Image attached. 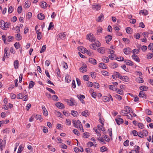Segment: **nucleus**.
<instances>
[{
    "mask_svg": "<svg viewBox=\"0 0 153 153\" xmlns=\"http://www.w3.org/2000/svg\"><path fill=\"white\" fill-rule=\"evenodd\" d=\"M72 123L75 127L79 128V129L80 131L82 130V132H84L82 126L81 122L79 120H78L76 121L75 120H72Z\"/></svg>",
    "mask_w": 153,
    "mask_h": 153,
    "instance_id": "nucleus-1",
    "label": "nucleus"
},
{
    "mask_svg": "<svg viewBox=\"0 0 153 153\" xmlns=\"http://www.w3.org/2000/svg\"><path fill=\"white\" fill-rule=\"evenodd\" d=\"M87 39L89 40L90 41L93 42L95 41V37L92 33L88 34L86 36Z\"/></svg>",
    "mask_w": 153,
    "mask_h": 153,
    "instance_id": "nucleus-2",
    "label": "nucleus"
},
{
    "mask_svg": "<svg viewBox=\"0 0 153 153\" xmlns=\"http://www.w3.org/2000/svg\"><path fill=\"white\" fill-rule=\"evenodd\" d=\"M100 46V43L98 41L97 43H93L91 45H90V47L91 48L94 50H96V47H98Z\"/></svg>",
    "mask_w": 153,
    "mask_h": 153,
    "instance_id": "nucleus-3",
    "label": "nucleus"
},
{
    "mask_svg": "<svg viewBox=\"0 0 153 153\" xmlns=\"http://www.w3.org/2000/svg\"><path fill=\"white\" fill-rule=\"evenodd\" d=\"M65 33H61L57 36V39L58 40L61 39L64 40L65 39Z\"/></svg>",
    "mask_w": 153,
    "mask_h": 153,
    "instance_id": "nucleus-4",
    "label": "nucleus"
},
{
    "mask_svg": "<svg viewBox=\"0 0 153 153\" xmlns=\"http://www.w3.org/2000/svg\"><path fill=\"white\" fill-rule=\"evenodd\" d=\"M92 8L94 10H98L101 9V5L95 4L92 5Z\"/></svg>",
    "mask_w": 153,
    "mask_h": 153,
    "instance_id": "nucleus-5",
    "label": "nucleus"
},
{
    "mask_svg": "<svg viewBox=\"0 0 153 153\" xmlns=\"http://www.w3.org/2000/svg\"><path fill=\"white\" fill-rule=\"evenodd\" d=\"M10 24L8 22H6L5 23L4 22L3 25H1L0 27L3 30H6V29L9 27Z\"/></svg>",
    "mask_w": 153,
    "mask_h": 153,
    "instance_id": "nucleus-6",
    "label": "nucleus"
},
{
    "mask_svg": "<svg viewBox=\"0 0 153 153\" xmlns=\"http://www.w3.org/2000/svg\"><path fill=\"white\" fill-rule=\"evenodd\" d=\"M131 51V49L130 48L128 47L124 49L123 52L125 54H128L130 53Z\"/></svg>",
    "mask_w": 153,
    "mask_h": 153,
    "instance_id": "nucleus-7",
    "label": "nucleus"
},
{
    "mask_svg": "<svg viewBox=\"0 0 153 153\" xmlns=\"http://www.w3.org/2000/svg\"><path fill=\"white\" fill-rule=\"evenodd\" d=\"M115 121L117 124L118 125H120L121 124L123 123V119L120 118H117L115 119Z\"/></svg>",
    "mask_w": 153,
    "mask_h": 153,
    "instance_id": "nucleus-8",
    "label": "nucleus"
},
{
    "mask_svg": "<svg viewBox=\"0 0 153 153\" xmlns=\"http://www.w3.org/2000/svg\"><path fill=\"white\" fill-rule=\"evenodd\" d=\"M56 105L60 109H62L64 108V105L60 102H57L56 104Z\"/></svg>",
    "mask_w": 153,
    "mask_h": 153,
    "instance_id": "nucleus-9",
    "label": "nucleus"
},
{
    "mask_svg": "<svg viewBox=\"0 0 153 153\" xmlns=\"http://www.w3.org/2000/svg\"><path fill=\"white\" fill-rule=\"evenodd\" d=\"M104 18V16L103 14L101 13L100 15L98 17L97 19V21L98 22H101L103 21Z\"/></svg>",
    "mask_w": 153,
    "mask_h": 153,
    "instance_id": "nucleus-10",
    "label": "nucleus"
},
{
    "mask_svg": "<svg viewBox=\"0 0 153 153\" xmlns=\"http://www.w3.org/2000/svg\"><path fill=\"white\" fill-rule=\"evenodd\" d=\"M132 58L134 61H136L137 62H139L140 61L139 58L136 55L134 54L132 56Z\"/></svg>",
    "mask_w": 153,
    "mask_h": 153,
    "instance_id": "nucleus-11",
    "label": "nucleus"
},
{
    "mask_svg": "<svg viewBox=\"0 0 153 153\" xmlns=\"http://www.w3.org/2000/svg\"><path fill=\"white\" fill-rule=\"evenodd\" d=\"M105 38L106 43H108L112 39V36H111L109 35L106 36Z\"/></svg>",
    "mask_w": 153,
    "mask_h": 153,
    "instance_id": "nucleus-12",
    "label": "nucleus"
},
{
    "mask_svg": "<svg viewBox=\"0 0 153 153\" xmlns=\"http://www.w3.org/2000/svg\"><path fill=\"white\" fill-rule=\"evenodd\" d=\"M37 17L39 19L42 20L44 19L45 16L43 14L39 13L38 14Z\"/></svg>",
    "mask_w": 153,
    "mask_h": 153,
    "instance_id": "nucleus-13",
    "label": "nucleus"
},
{
    "mask_svg": "<svg viewBox=\"0 0 153 153\" xmlns=\"http://www.w3.org/2000/svg\"><path fill=\"white\" fill-rule=\"evenodd\" d=\"M72 98H70V100H66L65 102H67V104L70 105H74V102L72 101Z\"/></svg>",
    "mask_w": 153,
    "mask_h": 153,
    "instance_id": "nucleus-14",
    "label": "nucleus"
},
{
    "mask_svg": "<svg viewBox=\"0 0 153 153\" xmlns=\"http://www.w3.org/2000/svg\"><path fill=\"white\" fill-rule=\"evenodd\" d=\"M110 66L111 68L114 69L117 68L118 66V65L116 63L113 62L110 64Z\"/></svg>",
    "mask_w": 153,
    "mask_h": 153,
    "instance_id": "nucleus-15",
    "label": "nucleus"
},
{
    "mask_svg": "<svg viewBox=\"0 0 153 153\" xmlns=\"http://www.w3.org/2000/svg\"><path fill=\"white\" fill-rule=\"evenodd\" d=\"M13 65L15 69L18 68L19 66V62L18 60H16L14 61L13 63Z\"/></svg>",
    "mask_w": 153,
    "mask_h": 153,
    "instance_id": "nucleus-16",
    "label": "nucleus"
},
{
    "mask_svg": "<svg viewBox=\"0 0 153 153\" xmlns=\"http://www.w3.org/2000/svg\"><path fill=\"white\" fill-rule=\"evenodd\" d=\"M105 48L103 47H102L99 48L98 50V52L101 53H104L105 51Z\"/></svg>",
    "mask_w": 153,
    "mask_h": 153,
    "instance_id": "nucleus-17",
    "label": "nucleus"
},
{
    "mask_svg": "<svg viewBox=\"0 0 153 153\" xmlns=\"http://www.w3.org/2000/svg\"><path fill=\"white\" fill-rule=\"evenodd\" d=\"M139 97H140L145 98L146 97V95L143 91H140L139 94Z\"/></svg>",
    "mask_w": 153,
    "mask_h": 153,
    "instance_id": "nucleus-18",
    "label": "nucleus"
},
{
    "mask_svg": "<svg viewBox=\"0 0 153 153\" xmlns=\"http://www.w3.org/2000/svg\"><path fill=\"white\" fill-rule=\"evenodd\" d=\"M99 67L102 69H106L107 68L106 65L104 63L102 62L100 63Z\"/></svg>",
    "mask_w": 153,
    "mask_h": 153,
    "instance_id": "nucleus-19",
    "label": "nucleus"
},
{
    "mask_svg": "<svg viewBox=\"0 0 153 153\" xmlns=\"http://www.w3.org/2000/svg\"><path fill=\"white\" fill-rule=\"evenodd\" d=\"M42 108L44 111V114L45 116H47L48 114V112L46 110L45 107L44 105H42Z\"/></svg>",
    "mask_w": 153,
    "mask_h": 153,
    "instance_id": "nucleus-20",
    "label": "nucleus"
},
{
    "mask_svg": "<svg viewBox=\"0 0 153 153\" xmlns=\"http://www.w3.org/2000/svg\"><path fill=\"white\" fill-rule=\"evenodd\" d=\"M124 62L126 63V65L130 66H132L134 64V63L133 62L128 60H127L126 61H125Z\"/></svg>",
    "mask_w": 153,
    "mask_h": 153,
    "instance_id": "nucleus-21",
    "label": "nucleus"
},
{
    "mask_svg": "<svg viewBox=\"0 0 153 153\" xmlns=\"http://www.w3.org/2000/svg\"><path fill=\"white\" fill-rule=\"evenodd\" d=\"M139 13H142V14L144 15H146L148 14V12L146 10H142L140 11Z\"/></svg>",
    "mask_w": 153,
    "mask_h": 153,
    "instance_id": "nucleus-22",
    "label": "nucleus"
},
{
    "mask_svg": "<svg viewBox=\"0 0 153 153\" xmlns=\"http://www.w3.org/2000/svg\"><path fill=\"white\" fill-rule=\"evenodd\" d=\"M136 82L140 83H143L144 82L143 79L140 77L136 78Z\"/></svg>",
    "mask_w": 153,
    "mask_h": 153,
    "instance_id": "nucleus-23",
    "label": "nucleus"
},
{
    "mask_svg": "<svg viewBox=\"0 0 153 153\" xmlns=\"http://www.w3.org/2000/svg\"><path fill=\"white\" fill-rule=\"evenodd\" d=\"M30 1H27L25 2V6L26 8H28L30 7Z\"/></svg>",
    "mask_w": 153,
    "mask_h": 153,
    "instance_id": "nucleus-24",
    "label": "nucleus"
},
{
    "mask_svg": "<svg viewBox=\"0 0 153 153\" xmlns=\"http://www.w3.org/2000/svg\"><path fill=\"white\" fill-rule=\"evenodd\" d=\"M47 4L45 2L42 1L41 2V4L40 5L42 8H45L47 6Z\"/></svg>",
    "mask_w": 153,
    "mask_h": 153,
    "instance_id": "nucleus-25",
    "label": "nucleus"
},
{
    "mask_svg": "<svg viewBox=\"0 0 153 153\" xmlns=\"http://www.w3.org/2000/svg\"><path fill=\"white\" fill-rule=\"evenodd\" d=\"M89 62L93 64L94 65H95L97 64L96 63V60L93 58H91L89 59Z\"/></svg>",
    "mask_w": 153,
    "mask_h": 153,
    "instance_id": "nucleus-26",
    "label": "nucleus"
},
{
    "mask_svg": "<svg viewBox=\"0 0 153 153\" xmlns=\"http://www.w3.org/2000/svg\"><path fill=\"white\" fill-rule=\"evenodd\" d=\"M88 112L87 110L84 111L83 112H82L81 114L84 116L87 117L88 115Z\"/></svg>",
    "mask_w": 153,
    "mask_h": 153,
    "instance_id": "nucleus-27",
    "label": "nucleus"
},
{
    "mask_svg": "<svg viewBox=\"0 0 153 153\" xmlns=\"http://www.w3.org/2000/svg\"><path fill=\"white\" fill-rule=\"evenodd\" d=\"M140 89L141 90H142V91H146L148 89V88L145 86L142 85L140 87Z\"/></svg>",
    "mask_w": 153,
    "mask_h": 153,
    "instance_id": "nucleus-28",
    "label": "nucleus"
},
{
    "mask_svg": "<svg viewBox=\"0 0 153 153\" xmlns=\"http://www.w3.org/2000/svg\"><path fill=\"white\" fill-rule=\"evenodd\" d=\"M16 39L18 41L22 39V36L20 34L18 33L16 35Z\"/></svg>",
    "mask_w": 153,
    "mask_h": 153,
    "instance_id": "nucleus-29",
    "label": "nucleus"
},
{
    "mask_svg": "<svg viewBox=\"0 0 153 153\" xmlns=\"http://www.w3.org/2000/svg\"><path fill=\"white\" fill-rule=\"evenodd\" d=\"M125 108L126 110L128 109V113H133V110L129 106H126Z\"/></svg>",
    "mask_w": 153,
    "mask_h": 153,
    "instance_id": "nucleus-30",
    "label": "nucleus"
},
{
    "mask_svg": "<svg viewBox=\"0 0 153 153\" xmlns=\"http://www.w3.org/2000/svg\"><path fill=\"white\" fill-rule=\"evenodd\" d=\"M109 88L110 89L113 91H117V88H115V86L114 85H109Z\"/></svg>",
    "mask_w": 153,
    "mask_h": 153,
    "instance_id": "nucleus-31",
    "label": "nucleus"
},
{
    "mask_svg": "<svg viewBox=\"0 0 153 153\" xmlns=\"http://www.w3.org/2000/svg\"><path fill=\"white\" fill-rule=\"evenodd\" d=\"M127 110H123L121 111L120 114L122 115H126L127 113Z\"/></svg>",
    "mask_w": 153,
    "mask_h": 153,
    "instance_id": "nucleus-32",
    "label": "nucleus"
},
{
    "mask_svg": "<svg viewBox=\"0 0 153 153\" xmlns=\"http://www.w3.org/2000/svg\"><path fill=\"white\" fill-rule=\"evenodd\" d=\"M86 66H82L80 68V72H84L86 71Z\"/></svg>",
    "mask_w": 153,
    "mask_h": 153,
    "instance_id": "nucleus-33",
    "label": "nucleus"
},
{
    "mask_svg": "<svg viewBox=\"0 0 153 153\" xmlns=\"http://www.w3.org/2000/svg\"><path fill=\"white\" fill-rule=\"evenodd\" d=\"M78 112L75 111H71V114L74 117H76L78 114Z\"/></svg>",
    "mask_w": 153,
    "mask_h": 153,
    "instance_id": "nucleus-34",
    "label": "nucleus"
},
{
    "mask_svg": "<svg viewBox=\"0 0 153 153\" xmlns=\"http://www.w3.org/2000/svg\"><path fill=\"white\" fill-rule=\"evenodd\" d=\"M35 84V83L33 82V81H31L30 82L28 88H33V86Z\"/></svg>",
    "mask_w": 153,
    "mask_h": 153,
    "instance_id": "nucleus-35",
    "label": "nucleus"
},
{
    "mask_svg": "<svg viewBox=\"0 0 153 153\" xmlns=\"http://www.w3.org/2000/svg\"><path fill=\"white\" fill-rule=\"evenodd\" d=\"M114 74H116V76L117 77H118L120 79H122L123 76L120 74L118 72H114Z\"/></svg>",
    "mask_w": 153,
    "mask_h": 153,
    "instance_id": "nucleus-36",
    "label": "nucleus"
},
{
    "mask_svg": "<svg viewBox=\"0 0 153 153\" xmlns=\"http://www.w3.org/2000/svg\"><path fill=\"white\" fill-rule=\"evenodd\" d=\"M89 133L88 132H85L83 134V137L85 138H87L90 136Z\"/></svg>",
    "mask_w": 153,
    "mask_h": 153,
    "instance_id": "nucleus-37",
    "label": "nucleus"
},
{
    "mask_svg": "<svg viewBox=\"0 0 153 153\" xmlns=\"http://www.w3.org/2000/svg\"><path fill=\"white\" fill-rule=\"evenodd\" d=\"M37 34V38L38 40H40L42 37L41 33H38Z\"/></svg>",
    "mask_w": 153,
    "mask_h": 153,
    "instance_id": "nucleus-38",
    "label": "nucleus"
},
{
    "mask_svg": "<svg viewBox=\"0 0 153 153\" xmlns=\"http://www.w3.org/2000/svg\"><path fill=\"white\" fill-rule=\"evenodd\" d=\"M121 79L125 82H128L129 80V78L127 76H123V78Z\"/></svg>",
    "mask_w": 153,
    "mask_h": 153,
    "instance_id": "nucleus-39",
    "label": "nucleus"
},
{
    "mask_svg": "<svg viewBox=\"0 0 153 153\" xmlns=\"http://www.w3.org/2000/svg\"><path fill=\"white\" fill-rule=\"evenodd\" d=\"M102 60H104L103 61L105 63H108L109 62V59L107 57L104 56Z\"/></svg>",
    "mask_w": 153,
    "mask_h": 153,
    "instance_id": "nucleus-40",
    "label": "nucleus"
},
{
    "mask_svg": "<svg viewBox=\"0 0 153 153\" xmlns=\"http://www.w3.org/2000/svg\"><path fill=\"white\" fill-rule=\"evenodd\" d=\"M3 140L0 139V151H2L3 150Z\"/></svg>",
    "mask_w": 153,
    "mask_h": 153,
    "instance_id": "nucleus-41",
    "label": "nucleus"
},
{
    "mask_svg": "<svg viewBox=\"0 0 153 153\" xmlns=\"http://www.w3.org/2000/svg\"><path fill=\"white\" fill-rule=\"evenodd\" d=\"M14 46L16 49L19 48L20 47V44L19 42H16L14 44Z\"/></svg>",
    "mask_w": 153,
    "mask_h": 153,
    "instance_id": "nucleus-42",
    "label": "nucleus"
},
{
    "mask_svg": "<svg viewBox=\"0 0 153 153\" xmlns=\"http://www.w3.org/2000/svg\"><path fill=\"white\" fill-rule=\"evenodd\" d=\"M126 31L127 33L130 34L131 32V28L130 27H127L126 28Z\"/></svg>",
    "mask_w": 153,
    "mask_h": 153,
    "instance_id": "nucleus-43",
    "label": "nucleus"
},
{
    "mask_svg": "<svg viewBox=\"0 0 153 153\" xmlns=\"http://www.w3.org/2000/svg\"><path fill=\"white\" fill-rule=\"evenodd\" d=\"M7 48H6L4 49V57L5 58H8V56H7Z\"/></svg>",
    "mask_w": 153,
    "mask_h": 153,
    "instance_id": "nucleus-44",
    "label": "nucleus"
},
{
    "mask_svg": "<svg viewBox=\"0 0 153 153\" xmlns=\"http://www.w3.org/2000/svg\"><path fill=\"white\" fill-rule=\"evenodd\" d=\"M23 147L21 145H20L19 148L17 153H21L22 151L23 150Z\"/></svg>",
    "mask_w": 153,
    "mask_h": 153,
    "instance_id": "nucleus-45",
    "label": "nucleus"
},
{
    "mask_svg": "<svg viewBox=\"0 0 153 153\" xmlns=\"http://www.w3.org/2000/svg\"><path fill=\"white\" fill-rule=\"evenodd\" d=\"M46 45H43L42 47L41 50L40 51V53H41L44 52V51H45L46 50Z\"/></svg>",
    "mask_w": 153,
    "mask_h": 153,
    "instance_id": "nucleus-46",
    "label": "nucleus"
},
{
    "mask_svg": "<svg viewBox=\"0 0 153 153\" xmlns=\"http://www.w3.org/2000/svg\"><path fill=\"white\" fill-rule=\"evenodd\" d=\"M73 132L76 135H79V132L76 129H74L73 131Z\"/></svg>",
    "mask_w": 153,
    "mask_h": 153,
    "instance_id": "nucleus-47",
    "label": "nucleus"
},
{
    "mask_svg": "<svg viewBox=\"0 0 153 153\" xmlns=\"http://www.w3.org/2000/svg\"><path fill=\"white\" fill-rule=\"evenodd\" d=\"M32 13L30 12H29L27 14L26 16V18L29 19L32 17Z\"/></svg>",
    "mask_w": 153,
    "mask_h": 153,
    "instance_id": "nucleus-48",
    "label": "nucleus"
},
{
    "mask_svg": "<svg viewBox=\"0 0 153 153\" xmlns=\"http://www.w3.org/2000/svg\"><path fill=\"white\" fill-rule=\"evenodd\" d=\"M102 75L108 76L109 75V73L107 71H102Z\"/></svg>",
    "mask_w": 153,
    "mask_h": 153,
    "instance_id": "nucleus-49",
    "label": "nucleus"
},
{
    "mask_svg": "<svg viewBox=\"0 0 153 153\" xmlns=\"http://www.w3.org/2000/svg\"><path fill=\"white\" fill-rule=\"evenodd\" d=\"M13 39V37L12 36H9L7 39V41L8 42L12 41Z\"/></svg>",
    "mask_w": 153,
    "mask_h": 153,
    "instance_id": "nucleus-50",
    "label": "nucleus"
},
{
    "mask_svg": "<svg viewBox=\"0 0 153 153\" xmlns=\"http://www.w3.org/2000/svg\"><path fill=\"white\" fill-rule=\"evenodd\" d=\"M37 120L39 119V120L41 121L42 120V118L41 117V115H36V116H35Z\"/></svg>",
    "mask_w": 153,
    "mask_h": 153,
    "instance_id": "nucleus-51",
    "label": "nucleus"
},
{
    "mask_svg": "<svg viewBox=\"0 0 153 153\" xmlns=\"http://www.w3.org/2000/svg\"><path fill=\"white\" fill-rule=\"evenodd\" d=\"M107 148L105 146H102L100 148V150L101 152H105L107 150Z\"/></svg>",
    "mask_w": 153,
    "mask_h": 153,
    "instance_id": "nucleus-52",
    "label": "nucleus"
},
{
    "mask_svg": "<svg viewBox=\"0 0 153 153\" xmlns=\"http://www.w3.org/2000/svg\"><path fill=\"white\" fill-rule=\"evenodd\" d=\"M46 89L51 93L53 94H55V91L54 90H53L52 89H51V88H46Z\"/></svg>",
    "mask_w": 153,
    "mask_h": 153,
    "instance_id": "nucleus-53",
    "label": "nucleus"
},
{
    "mask_svg": "<svg viewBox=\"0 0 153 153\" xmlns=\"http://www.w3.org/2000/svg\"><path fill=\"white\" fill-rule=\"evenodd\" d=\"M116 59L119 61H123L124 60V58L122 56H120V57H117L116 58Z\"/></svg>",
    "mask_w": 153,
    "mask_h": 153,
    "instance_id": "nucleus-54",
    "label": "nucleus"
},
{
    "mask_svg": "<svg viewBox=\"0 0 153 153\" xmlns=\"http://www.w3.org/2000/svg\"><path fill=\"white\" fill-rule=\"evenodd\" d=\"M13 10V9L12 6H10L8 10V12L9 13H10L12 12Z\"/></svg>",
    "mask_w": 153,
    "mask_h": 153,
    "instance_id": "nucleus-55",
    "label": "nucleus"
},
{
    "mask_svg": "<svg viewBox=\"0 0 153 153\" xmlns=\"http://www.w3.org/2000/svg\"><path fill=\"white\" fill-rule=\"evenodd\" d=\"M108 134L110 137L112 138V129L111 128H109L108 129Z\"/></svg>",
    "mask_w": 153,
    "mask_h": 153,
    "instance_id": "nucleus-56",
    "label": "nucleus"
},
{
    "mask_svg": "<svg viewBox=\"0 0 153 153\" xmlns=\"http://www.w3.org/2000/svg\"><path fill=\"white\" fill-rule=\"evenodd\" d=\"M54 25L53 22H51L50 23L49 25L48 28V30H50L51 29L52 27H53Z\"/></svg>",
    "mask_w": 153,
    "mask_h": 153,
    "instance_id": "nucleus-57",
    "label": "nucleus"
},
{
    "mask_svg": "<svg viewBox=\"0 0 153 153\" xmlns=\"http://www.w3.org/2000/svg\"><path fill=\"white\" fill-rule=\"evenodd\" d=\"M103 99L105 102H107L110 100V98L109 97H103Z\"/></svg>",
    "mask_w": 153,
    "mask_h": 153,
    "instance_id": "nucleus-58",
    "label": "nucleus"
},
{
    "mask_svg": "<svg viewBox=\"0 0 153 153\" xmlns=\"http://www.w3.org/2000/svg\"><path fill=\"white\" fill-rule=\"evenodd\" d=\"M10 130L9 128H7L3 130V132L5 133H9L10 132Z\"/></svg>",
    "mask_w": 153,
    "mask_h": 153,
    "instance_id": "nucleus-59",
    "label": "nucleus"
},
{
    "mask_svg": "<svg viewBox=\"0 0 153 153\" xmlns=\"http://www.w3.org/2000/svg\"><path fill=\"white\" fill-rule=\"evenodd\" d=\"M77 97L79 100H80V99H84L85 97V96L84 95L81 94L79 95H77Z\"/></svg>",
    "mask_w": 153,
    "mask_h": 153,
    "instance_id": "nucleus-60",
    "label": "nucleus"
},
{
    "mask_svg": "<svg viewBox=\"0 0 153 153\" xmlns=\"http://www.w3.org/2000/svg\"><path fill=\"white\" fill-rule=\"evenodd\" d=\"M55 113L58 116L61 117L62 115V114L58 111H56Z\"/></svg>",
    "mask_w": 153,
    "mask_h": 153,
    "instance_id": "nucleus-61",
    "label": "nucleus"
},
{
    "mask_svg": "<svg viewBox=\"0 0 153 153\" xmlns=\"http://www.w3.org/2000/svg\"><path fill=\"white\" fill-rule=\"evenodd\" d=\"M60 147L63 149H66L67 148V146L64 144L62 143L61 145H60Z\"/></svg>",
    "mask_w": 153,
    "mask_h": 153,
    "instance_id": "nucleus-62",
    "label": "nucleus"
},
{
    "mask_svg": "<svg viewBox=\"0 0 153 153\" xmlns=\"http://www.w3.org/2000/svg\"><path fill=\"white\" fill-rule=\"evenodd\" d=\"M83 78L84 80L88 81L89 80V77L87 75H85L83 76Z\"/></svg>",
    "mask_w": 153,
    "mask_h": 153,
    "instance_id": "nucleus-63",
    "label": "nucleus"
},
{
    "mask_svg": "<svg viewBox=\"0 0 153 153\" xmlns=\"http://www.w3.org/2000/svg\"><path fill=\"white\" fill-rule=\"evenodd\" d=\"M153 56V54L149 53L147 55V57L148 59H150Z\"/></svg>",
    "mask_w": 153,
    "mask_h": 153,
    "instance_id": "nucleus-64",
    "label": "nucleus"
}]
</instances>
